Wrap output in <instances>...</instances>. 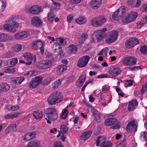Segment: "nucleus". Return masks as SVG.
<instances>
[{"mask_svg":"<svg viewBox=\"0 0 147 147\" xmlns=\"http://www.w3.org/2000/svg\"><path fill=\"white\" fill-rule=\"evenodd\" d=\"M63 99L62 94L60 92H56L53 93L49 97L47 101L49 105H53L59 102Z\"/></svg>","mask_w":147,"mask_h":147,"instance_id":"obj_1","label":"nucleus"},{"mask_svg":"<svg viewBox=\"0 0 147 147\" xmlns=\"http://www.w3.org/2000/svg\"><path fill=\"white\" fill-rule=\"evenodd\" d=\"M106 18L105 17L100 16L93 18L90 21L91 25L94 27H98L103 24L106 21Z\"/></svg>","mask_w":147,"mask_h":147,"instance_id":"obj_2","label":"nucleus"},{"mask_svg":"<svg viewBox=\"0 0 147 147\" xmlns=\"http://www.w3.org/2000/svg\"><path fill=\"white\" fill-rule=\"evenodd\" d=\"M45 115L48 118L52 121L56 120L58 116L56 110L53 108L47 109L46 111Z\"/></svg>","mask_w":147,"mask_h":147,"instance_id":"obj_3","label":"nucleus"},{"mask_svg":"<svg viewBox=\"0 0 147 147\" xmlns=\"http://www.w3.org/2000/svg\"><path fill=\"white\" fill-rule=\"evenodd\" d=\"M138 16L136 12L132 11L129 13L125 17L122 19V22L125 23L131 22L135 20Z\"/></svg>","mask_w":147,"mask_h":147,"instance_id":"obj_4","label":"nucleus"},{"mask_svg":"<svg viewBox=\"0 0 147 147\" xmlns=\"http://www.w3.org/2000/svg\"><path fill=\"white\" fill-rule=\"evenodd\" d=\"M125 7L124 6H121L119 7L112 15L113 19L114 20H119L123 15L125 14Z\"/></svg>","mask_w":147,"mask_h":147,"instance_id":"obj_5","label":"nucleus"},{"mask_svg":"<svg viewBox=\"0 0 147 147\" xmlns=\"http://www.w3.org/2000/svg\"><path fill=\"white\" fill-rule=\"evenodd\" d=\"M24 59L28 62L26 63L27 65H29L32 63L34 64L36 61V56L34 55H32L29 53H25L23 55Z\"/></svg>","mask_w":147,"mask_h":147,"instance_id":"obj_6","label":"nucleus"},{"mask_svg":"<svg viewBox=\"0 0 147 147\" xmlns=\"http://www.w3.org/2000/svg\"><path fill=\"white\" fill-rule=\"evenodd\" d=\"M52 65V62L49 60H42L39 61L37 64L38 68L44 69H48Z\"/></svg>","mask_w":147,"mask_h":147,"instance_id":"obj_7","label":"nucleus"},{"mask_svg":"<svg viewBox=\"0 0 147 147\" xmlns=\"http://www.w3.org/2000/svg\"><path fill=\"white\" fill-rule=\"evenodd\" d=\"M105 125L106 126L111 125L115 124L113 126H111L110 128L113 129H117L120 128V126L117 124V119L112 118L106 119L105 122Z\"/></svg>","mask_w":147,"mask_h":147,"instance_id":"obj_8","label":"nucleus"},{"mask_svg":"<svg viewBox=\"0 0 147 147\" xmlns=\"http://www.w3.org/2000/svg\"><path fill=\"white\" fill-rule=\"evenodd\" d=\"M42 81L41 77H37L32 79L28 85V87L31 88H36L40 84Z\"/></svg>","mask_w":147,"mask_h":147,"instance_id":"obj_9","label":"nucleus"},{"mask_svg":"<svg viewBox=\"0 0 147 147\" xmlns=\"http://www.w3.org/2000/svg\"><path fill=\"white\" fill-rule=\"evenodd\" d=\"M139 43V40L138 39L133 37L126 40L125 46L127 48L130 49L134 47L135 45L138 44Z\"/></svg>","mask_w":147,"mask_h":147,"instance_id":"obj_10","label":"nucleus"},{"mask_svg":"<svg viewBox=\"0 0 147 147\" xmlns=\"http://www.w3.org/2000/svg\"><path fill=\"white\" fill-rule=\"evenodd\" d=\"M90 57L87 55H84L80 58L77 63V65L79 67H85L87 65Z\"/></svg>","mask_w":147,"mask_h":147,"instance_id":"obj_11","label":"nucleus"},{"mask_svg":"<svg viewBox=\"0 0 147 147\" xmlns=\"http://www.w3.org/2000/svg\"><path fill=\"white\" fill-rule=\"evenodd\" d=\"M104 37L103 32L101 30H96L94 32L92 35V40L94 42H96L101 40Z\"/></svg>","mask_w":147,"mask_h":147,"instance_id":"obj_12","label":"nucleus"},{"mask_svg":"<svg viewBox=\"0 0 147 147\" xmlns=\"http://www.w3.org/2000/svg\"><path fill=\"white\" fill-rule=\"evenodd\" d=\"M137 61V58L129 56L124 58L122 61V63L126 65H136Z\"/></svg>","mask_w":147,"mask_h":147,"instance_id":"obj_13","label":"nucleus"},{"mask_svg":"<svg viewBox=\"0 0 147 147\" xmlns=\"http://www.w3.org/2000/svg\"><path fill=\"white\" fill-rule=\"evenodd\" d=\"M118 34L117 31L113 30L110 33L108 38L106 40V42L107 43H111L117 40Z\"/></svg>","mask_w":147,"mask_h":147,"instance_id":"obj_14","label":"nucleus"},{"mask_svg":"<svg viewBox=\"0 0 147 147\" xmlns=\"http://www.w3.org/2000/svg\"><path fill=\"white\" fill-rule=\"evenodd\" d=\"M138 122L135 121H131L128 123L126 127V130L128 132L133 131L136 132L137 130Z\"/></svg>","mask_w":147,"mask_h":147,"instance_id":"obj_15","label":"nucleus"},{"mask_svg":"<svg viewBox=\"0 0 147 147\" xmlns=\"http://www.w3.org/2000/svg\"><path fill=\"white\" fill-rule=\"evenodd\" d=\"M32 45L34 49H40V52L42 54L43 53L44 51L43 47V44L42 41L38 40L33 42Z\"/></svg>","mask_w":147,"mask_h":147,"instance_id":"obj_16","label":"nucleus"},{"mask_svg":"<svg viewBox=\"0 0 147 147\" xmlns=\"http://www.w3.org/2000/svg\"><path fill=\"white\" fill-rule=\"evenodd\" d=\"M121 70L118 67H111L109 70V73L111 75L116 76L120 74Z\"/></svg>","mask_w":147,"mask_h":147,"instance_id":"obj_17","label":"nucleus"},{"mask_svg":"<svg viewBox=\"0 0 147 147\" xmlns=\"http://www.w3.org/2000/svg\"><path fill=\"white\" fill-rule=\"evenodd\" d=\"M35 133L34 132H29L26 133L22 137L23 140L25 141H28L35 138Z\"/></svg>","mask_w":147,"mask_h":147,"instance_id":"obj_18","label":"nucleus"},{"mask_svg":"<svg viewBox=\"0 0 147 147\" xmlns=\"http://www.w3.org/2000/svg\"><path fill=\"white\" fill-rule=\"evenodd\" d=\"M41 7L38 5H34L32 6L29 9L30 13L32 14H38L41 11Z\"/></svg>","mask_w":147,"mask_h":147,"instance_id":"obj_19","label":"nucleus"},{"mask_svg":"<svg viewBox=\"0 0 147 147\" xmlns=\"http://www.w3.org/2000/svg\"><path fill=\"white\" fill-rule=\"evenodd\" d=\"M42 22L40 19L36 16L33 17L31 20V24L34 26L37 27H41L42 26Z\"/></svg>","mask_w":147,"mask_h":147,"instance_id":"obj_20","label":"nucleus"},{"mask_svg":"<svg viewBox=\"0 0 147 147\" xmlns=\"http://www.w3.org/2000/svg\"><path fill=\"white\" fill-rule=\"evenodd\" d=\"M29 35V33L27 32L24 31L19 32L14 35L15 38L17 40H20L22 38L28 36Z\"/></svg>","mask_w":147,"mask_h":147,"instance_id":"obj_21","label":"nucleus"},{"mask_svg":"<svg viewBox=\"0 0 147 147\" xmlns=\"http://www.w3.org/2000/svg\"><path fill=\"white\" fill-rule=\"evenodd\" d=\"M3 29L8 32L11 33L16 32V31L15 27L11 26L9 24H6L3 26Z\"/></svg>","mask_w":147,"mask_h":147,"instance_id":"obj_22","label":"nucleus"},{"mask_svg":"<svg viewBox=\"0 0 147 147\" xmlns=\"http://www.w3.org/2000/svg\"><path fill=\"white\" fill-rule=\"evenodd\" d=\"M138 102L137 100H134L129 102L128 105V109L129 111H131L136 108L138 105Z\"/></svg>","mask_w":147,"mask_h":147,"instance_id":"obj_23","label":"nucleus"},{"mask_svg":"<svg viewBox=\"0 0 147 147\" xmlns=\"http://www.w3.org/2000/svg\"><path fill=\"white\" fill-rule=\"evenodd\" d=\"M102 0H92L90 5L93 8L96 9L100 7L101 4Z\"/></svg>","mask_w":147,"mask_h":147,"instance_id":"obj_24","label":"nucleus"},{"mask_svg":"<svg viewBox=\"0 0 147 147\" xmlns=\"http://www.w3.org/2000/svg\"><path fill=\"white\" fill-rule=\"evenodd\" d=\"M86 78V76L85 75H82L77 80L76 85L78 87H81L83 84Z\"/></svg>","mask_w":147,"mask_h":147,"instance_id":"obj_25","label":"nucleus"},{"mask_svg":"<svg viewBox=\"0 0 147 147\" xmlns=\"http://www.w3.org/2000/svg\"><path fill=\"white\" fill-rule=\"evenodd\" d=\"M12 37L7 34H0V41L2 42L9 41L12 39Z\"/></svg>","mask_w":147,"mask_h":147,"instance_id":"obj_26","label":"nucleus"},{"mask_svg":"<svg viewBox=\"0 0 147 147\" xmlns=\"http://www.w3.org/2000/svg\"><path fill=\"white\" fill-rule=\"evenodd\" d=\"M17 126L16 123L10 125L6 129L5 132L6 134L16 131L17 130Z\"/></svg>","mask_w":147,"mask_h":147,"instance_id":"obj_27","label":"nucleus"},{"mask_svg":"<svg viewBox=\"0 0 147 147\" xmlns=\"http://www.w3.org/2000/svg\"><path fill=\"white\" fill-rule=\"evenodd\" d=\"M10 89V86L7 83H2L0 84V92H6Z\"/></svg>","mask_w":147,"mask_h":147,"instance_id":"obj_28","label":"nucleus"},{"mask_svg":"<svg viewBox=\"0 0 147 147\" xmlns=\"http://www.w3.org/2000/svg\"><path fill=\"white\" fill-rule=\"evenodd\" d=\"M15 16H12L6 20V22L8 23L11 24L15 28H17L19 27V25L18 23L15 21Z\"/></svg>","mask_w":147,"mask_h":147,"instance_id":"obj_29","label":"nucleus"},{"mask_svg":"<svg viewBox=\"0 0 147 147\" xmlns=\"http://www.w3.org/2000/svg\"><path fill=\"white\" fill-rule=\"evenodd\" d=\"M24 80V77H19L12 78L11 81L14 84H21Z\"/></svg>","mask_w":147,"mask_h":147,"instance_id":"obj_30","label":"nucleus"},{"mask_svg":"<svg viewBox=\"0 0 147 147\" xmlns=\"http://www.w3.org/2000/svg\"><path fill=\"white\" fill-rule=\"evenodd\" d=\"M78 48L76 46L74 45H69L68 47V53L69 54H75L77 53Z\"/></svg>","mask_w":147,"mask_h":147,"instance_id":"obj_31","label":"nucleus"},{"mask_svg":"<svg viewBox=\"0 0 147 147\" xmlns=\"http://www.w3.org/2000/svg\"><path fill=\"white\" fill-rule=\"evenodd\" d=\"M67 66L65 65H60L56 69V72L58 74H62L67 69Z\"/></svg>","mask_w":147,"mask_h":147,"instance_id":"obj_32","label":"nucleus"},{"mask_svg":"<svg viewBox=\"0 0 147 147\" xmlns=\"http://www.w3.org/2000/svg\"><path fill=\"white\" fill-rule=\"evenodd\" d=\"M92 133L91 131L89 130L83 133L80 137L81 139L84 140H87L90 136Z\"/></svg>","mask_w":147,"mask_h":147,"instance_id":"obj_33","label":"nucleus"},{"mask_svg":"<svg viewBox=\"0 0 147 147\" xmlns=\"http://www.w3.org/2000/svg\"><path fill=\"white\" fill-rule=\"evenodd\" d=\"M17 69L15 68H13L11 66L5 67L3 68V71L6 73L10 74L14 73L16 71Z\"/></svg>","mask_w":147,"mask_h":147,"instance_id":"obj_34","label":"nucleus"},{"mask_svg":"<svg viewBox=\"0 0 147 147\" xmlns=\"http://www.w3.org/2000/svg\"><path fill=\"white\" fill-rule=\"evenodd\" d=\"M62 134L66 136L68 132V127L65 125H62L60 126Z\"/></svg>","mask_w":147,"mask_h":147,"instance_id":"obj_35","label":"nucleus"},{"mask_svg":"<svg viewBox=\"0 0 147 147\" xmlns=\"http://www.w3.org/2000/svg\"><path fill=\"white\" fill-rule=\"evenodd\" d=\"M20 114V113H19L14 114H8L5 115L4 117L7 119L14 118L18 117L19 115Z\"/></svg>","mask_w":147,"mask_h":147,"instance_id":"obj_36","label":"nucleus"},{"mask_svg":"<svg viewBox=\"0 0 147 147\" xmlns=\"http://www.w3.org/2000/svg\"><path fill=\"white\" fill-rule=\"evenodd\" d=\"M33 114L34 117L37 119H40L42 117V113L40 111H34L33 112Z\"/></svg>","mask_w":147,"mask_h":147,"instance_id":"obj_37","label":"nucleus"},{"mask_svg":"<svg viewBox=\"0 0 147 147\" xmlns=\"http://www.w3.org/2000/svg\"><path fill=\"white\" fill-rule=\"evenodd\" d=\"M88 35L86 33L82 34L79 39V42L80 44L82 43L88 37Z\"/></svg>","mask_w":147,"mask_h":147,"instance_id":"obj_38","label":"nucleus"},{"mask_svg":"<svg viewBox=\"0 0 147 147\" xmlns=\"http://www.w3.org/2000/svg\"><path fill=\"white\" fill-rule=\"evenodd\" d=\"M112 144L110 142L108 141H102L101 142L100 147H112Z\"/></svg>","mask_w":147,"mask_h":147,"instance_id":"obj_39","label":"nucleus"},{"mask_svg":"<svg viewBox=\"0 0 147 147\" xmlns=\"http://www.w3.org/2000/svg\"><path fill=\"white\" fill-rule=\"evenodd\" d=\"M18 60L17 58H13L8 60V62L11 67L15 66L18 63Z\"/></svg>","mask_w":147,"mask_h":147,"instance_id":"obj_40","label":"nucleus"},{"mask_svg":"<svg viewBox=\"0 0 147 147\" xmlns=\"http://www.w3.org/2000/svg\"><path fill=\"white\" fill-rule=\"evenodd\" d=\"M76 21L78 24H82L86 23V20L85 18L80 17L76 19Z\"/></svg>","mask_w":147,"mask_h":147,"instance_id":"obj_41","label":"nucleus"},{"mask_svg":"<svg viewBox=\"0 0 147 147\" xmlns=\"http://www.w3.org/2000/svg\"><path fill=\"white\" fill-rule=\"evenodd\" d=\"M55 17L53 11L51 10L49 13L48 15V20L49 22L53 21Z\"/></svg>","mask_w":147,"mask_h":147,"instance_id":"obj_42","label":"nucleus"},{"mask_svg":"<svg viewBox=\"0 0 147 147\" xmlns=\"http://www.w3.org/2000/svg\"><path fill=\"white\" fill-rule=\"evenodd\" d=\"M53 49L55 52H59L61 50V47L59 45L56 43L54 45L53 47Z\"/></svg>","mask_w":147,"mask_h":147,"instance_id":"obj_43","label":"nucleus"},{"mask_svg":"<svg viewBox=\"0 0 147 147\" xmlns=\"http://www.w3.org/2000/svg\"><path fill=\"white\" fill-rule=\"evenodd\" d=\"M127 143V140L126 138H124L123 140L119 142L117 145V147H125Z\"/></svg>","mask_w":147,"mask_h":147,"instance_id":"obj_44","label":"nucleus"},{"mask_svg":"<svg viewBox=\"0 0 147 147\" xmlns=\"http://www.w3.org/2000/svg\"><path fill=\"white\" fill-rule=\"evenodd\" d=\"M140 137L142 140L146 141L147 140V133L145 131L141 132L140 134Z\"/></svg>","mask_w":147,"mask_h":147,"instance_id":"obj_45","label":"nucleus"},{"mask_svg":"<svg viewBox=\"0 0 147 147\" xmlns=\"http://www.w3.org/2000/svg\"><path fill=\"white\" fill-rule=\"evenodd\" d=\"M140 52L144 55H147V46L142 45L140 49Z\"/></svg>","mask_w":147,"mask_h":147,"instance_id":"obj_46","label":"nucleus"},{"mask_svg":"<svg viewBox=\"0 0 147 147\" xmlns=\"http://www.w3.org/2000/svg\"><path fill=\"white\" fill-rule=\"evenodd\" d=\"M38 144L34 141H31L27 144L26 147H37Z\"/></svg>","mask_w":147,"mask_h":147,"instance_id":"obj_47","label":"nucleus"},{"mask_svg":"<svg viewBox=\"0 0 147 147\" xmlns=\"http://www.w3.org/2000/svg\"><path fill=\"white\" fill-rule=\"evenodd\" d=\"M88 107L89 108L88 109H90V111L92 113V116L96 115L98 113L97 111L94 107L90 105H89Z\"/></svg>","mask_w":147,"mask_h":147,"instance_id":"obj_48","label":"nucleus"},{"mask_svg":"<svg viewBox=\"0 0 147 147\" xmlns=\"http://www.w3.org/2000/svg\"><path fill=\"white\" fill-rule=\"evenodd\" d=\"M22 49V46L18 44L16 45L13 47V51L16 52L21 51Z\"/></svg>","mask_w":147,"mask_h":147,"instance_id":"obj_49","label":"nucleus"},{"mask_svg":"<svg viewBox=\"0 0 147 147\" xmlns=\"http://www.w3.org/2000/svg\"><path fill=\"white\" fill-rule=\"evenodd\" d=\"M62 80H59L56 81L53 84V87L54 88L57 87L59 86L61 84Z\"/></svg>","mask_w":147,"mask_h":147,"instance_id":"obj_50","label":"nucleus"},{"mask_svg":"<svg viewBox=\"0 0 147 147\" xmlns=\"http://www.w3.org/2000/svg\"><path fill=\"white\" fill-rule=\"evenodd\" d=\"M147 93V82L143 86L141 90V94L143 95Z\"/></svg>","mask_w":147,"mask_h":147,"instance_id":"obj_51","label":"nucleus"},{"mask_svg":"<svg viewBox=\"0 0 147 147\" xmlns=\"http://www.w3.org/2000/svg\"><path fill=\"white\" fill-rule=\"evenodd\" d=\"M64 40L62 38H57L56 41L57 43V44L61 45H64L65 44L64 42Z\"/></svg>","mask_w":147,"mask_h":147,"instance_id":"obj_52","label":"nucleus"},{"mask_svg":"<svg viewBox=\"0 0 147 147\" xmlns=\"http://www.w3.org/2000/svg\"><path fill=\"white\" fill-rule=\"evenodd\" d=\"M136 2V0H127V4L129 6H131L134 7Z\"/></svg>","mask_w":147,"mask_h":147,"instance_id":"obj_53","label":"nucleus"},{"mask_svg":"<svg viewBox=\"0 0 147 147\" xmlns=\"http://www.w3.org/2000/svg\"><path fill=\"white\" fill-rule=\"evenodd\" d=\"M68 111L67 110H64L63 111L61 114V117L62 119H65L66 118L67 115Z\"/></svg>","mask_w":147,"mask_h":147,"instance_id":"obj_54","label":"nucleus"},{"mask_svg":"<svg viewBox=\"0 0 147 147\" xmlns=\"http://www.w3.org/2000/svg\"><path fill=\"white\" fill-rule=\"evenodd\" d=\"M89 83H91L92 84H93V80H88V81H86L85 82L84 85L83 86L82 89L81 91H84V90L85 89L86 87V86L89 84Z\"/></svg>","mask_w":147,"mask_h":147,"instance_id":"obj_55","label":"nucleus"},{"mask_svg":"<svg viewBox=\"0 0 147 147\" xmlns=\"http://www.w3.org/2000/svg\"><path fill=\"white\" fill-rule=\"evenodd\" d=\"M108 51V49L107 48H106L105 49H102L99 53V55H102L104 54L105 55H106Z\"/></svg>","mask_w":147,"mask_h":147,"instance_id":"obj_56","label":"nucleus"},{"mask_svg":"<svg viewBox=\"0 0 147 147\" xmlns=\"http://www.w3.org/2000/svg\"><path fill=\"white\" fill-rule=\"evenodd\" d=\"M13 56V54L10 51H8L5 53V56L7 58H9L12 57Z\"/></svg>","mask_w":147,"mask_h":147,"instance_id":"obj_57","label":"nucleus"},{"mask_svg":"<svg viewBox=\"0 0 147 147\" xmlns=\"http://www.w3.org/2000/svg\"><path fill=\"white\" fill-rule=\"evenodd\" d=\"M103 138L100 136L98 137L96 139V145L98 146L99 145V143L102 141Z\"/></svg>","mask_w":147,"mask_h":147,"instance_id":"obj_58","label":"nucleus"},{"mask_svg":"<svg viewBox=\"0 0 147 147\" xmlns=\"http://www.w3.org/2000/svg\"><path fill=\"white\" fill-rule=\"evenodd\" d=\"M3 4L1 5V9L3 11L4 9L6 6V2L5 0H2Z\"/></svg>","mask_w":147,"mask_h":147,"instance_id":"obj_59","label":"nucleus"},{"mask_svg":"<svg viewBox=\"0 0 147 147\" xmlns=\"http://www.w3.org/2000/svg\"><path fill=\"white\" fill-rule=\"evenodd\" d=\"M93 116L94 117V120H95L97 122L100 121V116L98 113Z\"/></svg>","mask_w":147,"mask_h":147,"instance_id":"obj_60","label":"nucleus"},{"mask_svg":"<svg viewBox=\"0 0 147 147\" xmlns=\"http://www.w3.org/2000/svg\"><path fill=\"white\" fill-rule=\"evenodd\" d=\"M108 75L107 74H101L98 76L96 77L97 78H107Z\"/></svg>","mask_w":147,"mask_h":147,"instance_id":"obj_61","label":"nucleus"},{"mask_svg":"<svg viewBox=\"0 0 147 147\" xmlns=\"http://www.w3.org/2000/svg\"><path fill=\"white\" fill-rule=\"evenodd\" d=\"M54 147H63L61 143L59 142H56L53 145Z\"/></svg>","mask_w":147,"mask_h":147,"instance_id":"obj_62","label":"nucleus"},{"mask_svg":"<svg viewBox=\"0 0 147 147\" xmlns=\"http://www.w3.org/2000/svg\"><path fill=\"white\" fill-rule=\"evenodd\" d=\"M141 3V1L140 0H137L136 4H135L134 7H139Z\"/></svg>","mask_w":147,"mask_h":147,"instance_id":"obj_63","label":"nucleus"},{"mask_svg":"<svg viewBox=\"0 0 147 147\" xmlns=\"http://www.w3.org/2000/svg\"><path fill=\"white\" fill-rule=\"evenodd\" d=\"M73 16L71 15H68L67 17V21L70 23L71 21L72 20L73 18Z\"/></svg>","mask_w":147,"mask_h":147,"instance_id":"obj_64","label":"nucleus"}]
</instances>
